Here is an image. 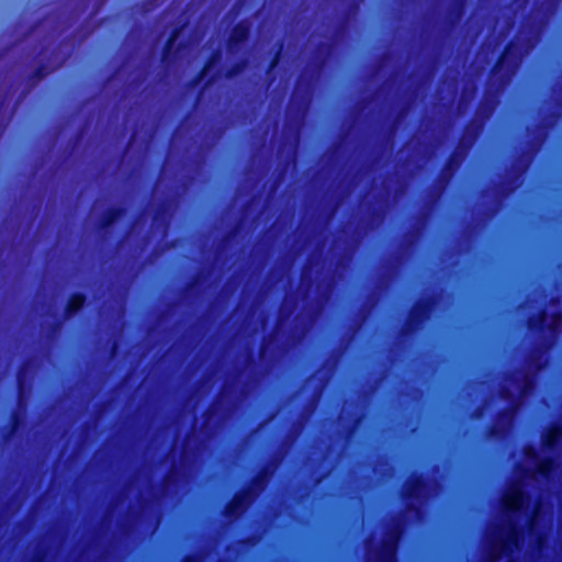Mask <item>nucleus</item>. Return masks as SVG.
<instances>
[{
    "mask_svg": "<svg viewBox=\"0 0 562 562\" xmlns=\"http://www.w3.org/2000/svg\"><path fill=\"white\" fill-rule=\"evenodd\" d=\"M481 125H472L469 124L465 126L463 131V135L461 139L458 143V146L450 153L447 160L445 161V165L440 171V175L438 177V181L443 188L447 186L450 180L452 179L456 171L460 168L468 149L472 146L473 142L475 140L479 132H480Z\"/></svg>",
    "mask_w": 562,
    "mask_h": 562,
    "instance_id": "f257e3e1",
    "label": "nucleus"
},
{
    "mask_svg": "<svg viewBox=\"0 0 562 562\" xmlns=\"http://www.w3.org/2000/svg\"><path fill=\"white\" fill-rule=\"evenodd\" d=\"M269 474L268 467H263L251 480V485H247L235 492L233 497L224 506V516L229 519L239 518L255 498L254 487L261 488Z\"/></svg>",
    "mask_w": 562,
    "mask_h": 562,
    "instance_id": "f03ea898",
    "label": "nucleus"
},
{
    "mask_svg": "<svg viewBox=\"0 0 562 562\" xmlns=\"http://www.w3.org/2000/svg\"><path fill=\"white\" fill-rule=\"evenodd\" d=\"M522 55L519 42L515 37L509 40L497 56L491 69V75L497 77L501 83L507 82L518 69Z\"/></svg>",
    "mask_w": 562,
    "mask_h": 562,
    "instance_id": "7ed1b4c3",
    "label": "nucleus"
},
{
    "mask_svg": "<svg viewBox=\"0 0 562 562\" xmlns=\"http://www.w3.org/2000/svg\"><path fill=\"white\" fill-rule=\"evenodd\" d=\"M435 305L436 297L434 295L419 297L415 301L401 329V335L404 337H411L417 333L430 318Z\"/></svg>",
    "mask_w": 562,
    "mask_h": 562,
    "instance_id": "20e7f679",
    "label": "nucleus"
},
{
    "mask_svg": "<svg viewBox=\"0 0 562 562\" xmlns=\"http://www.w3.org/2000/svg\"><path fill=\"white\" fill-rule=\"evenodd\" d=\"M428 488V479L424 473L414 472L403 485L402 496L406 502V509L419 514L420 503Z\"/></svg>",
    "mask_w": 562,
    "mask_h": 562,
    "instance_id": "39448f33",
    "label": "nucleus"
},
{
    "mask_svg": "<svg viewBox=\"0 0 562 562\" xmlns=\"http://www.w3.org/2000/svg\"><path fill=\"white\" fill-rule=\"evenodd\" d=\"M403 535V526L400 521L394 522L387 530L382 541L378 562H396L398 542Z\"/></svg>",
    "mask_w": 562,
    "mask_h": 562,
    "instance_id": "423d86ee",
    "label": "nucleus"
},
{
    "mask_svg": "<svg viewBox=\"0 0 562 562\" xmlns=\"http://www.w3.org/2000/svg\"><path fill=\"white\" fill-rule=\"evenodd\" d=\"M87 300H88V297L85 292H81V291L72 292L69 295L67 303L65 305L63 317L55 321L50 325L49 331L52 334L58 333L60 330L65 319H69L71 317L76 316L78 313H80L83 310V307L87 304Z\"/></svg>",
    "mask_w": 562,
    "mask_h": 562,
    "instance_id": "0eeeda50",
    "label": "nucleus"
},
{
    "mask_svg": "<svg viewBox=\"0 0 562 562\" xmlns=\"http://www.w3.org/2000/svg\"><path fill=\"white\" fill-rule=\"evenodd\" d=\"M181 32H182L181 25L175 26L170 31V33L162 46L161 63L167 67L175 64V61L179 57V54L181 53V50H183L187 46L186 42L181 41L176 47V42H177L179 35L181 34Z\"/></svg>",
    "mask_w": 562,
    "mask_h": 562,
    "instance_id": "6e6552de",
    "label": "nucleus"
},
{
    "mask_svg": "<svg viewBox=\"0 0 562 562\" xmlns=\"http://www.w3.org/2000/svg\"><path fill=\"white\" fill-rule=\"evenodd\" d=\"M251 35V22L249 19H243L238 21L232 29L226 47L229 54L237 53L241 45L248 42Z\"/></svg>",
    "mask_w": 562,
    "mask_h": 562,
    "instance_id": "1a4fd4ad",
    "label": "nucleus"
},
{
    "mask_svg": "<svg viewBox=\"0 0 562 562\" xmlns=\"http://www.w3.org/2000/svg\"><path fill=\"white\" fill-rule=\"evenodd\" d=\"M512 411L507 407L501 408L497 413V422L487 427L486 436L491 439H502L506 435V428L503 424L512 417Z\"/></svg>",
    "mask_w": 562,
    "mask_h": 562,
    "instance_id": "9d476101",
    "label": "nucleus"
},
{
    "mask_svg": "<svg viewBox=\"0 0 562 562\" xmlns=\"http://www.w3.org/2000/svg\"><path fill=\"white\" fill-rule=\"evenodd\" d=\"M562 440V423H553L542 437V446L548 451H555Z\"/></svg>",
    "mask_w": 562,
    "mask_h": 562,
    "instance_id": "9b49d317",
    "label": "nucleus"
},
{
    "mask_svg": "<svg viewBox=\"0 0 562 562\" xmlns=\"http://www.w3.org/2000/svg\"><path fill=\"white\" fill-rule=\"evenodd\" d=\"M526 498V493L521 488L515 487L505 498L504 507L509 513L519 514L522 510Z\"/></svg>",
    "mask_w": 562,
    "mask_h": 562,
    "instance_id": "f8f14e48",
    "label": "nucleus"
},
{
    "mask_svg": "<svg viewBox=\"0 0 562 562\" xmlns=\"http://www.w3.org/2000/svg\"><path fill=\"white\" fill-rule=\"evenodd\" d=\"M126 213V209L122 205H115L109 207L101 218L99 220L98 227L101 231L109 229L117 220L123 217Z\"/></svg>",
    "mask_w": 562,
    "mask_h": 562,
    "instance_id": "ddd939ff",
    "label": "nucleus"
},
{
    "mask_svg": "<svg viewBox=\"0 0 562 562\" xmlns=\"http://www.w3.org/2000/svg\"><path fill=\"white\" fill-rule=\"evenodd\" d=\"M221 50L214 49L205 59L203 66L198 71V74L190 80V86H198L209 74V71L216 65V63L221 59Z\"/></svg>",
    "mask_w": 562,
    "mask_h": 562,
    "instance_id": "4468645a",
    "label": "nucleus"
},
{
    "mask_svg": "<svg viewBox=\"0 0 562 562\" xmlns=\"http://www.w3.org/2000/svg\"><path fill=\"white\" fill-rule=\"evenodd\" d=\"M64 60L60 63L50 66L48 63L42 61L36 68L27 76V82L32 86H35L38 81L46 78L48 75L53 74L56 69H58L63 65Z\"/></svg>",
    "mask_w": 562,
    "mask_h": 562,
    "instance_id": "2eb2a0df",
    "label": "nucleus"
},
{
    "mask_svg": "<svg viewBox=\"0 0 562 562\" xmlns=\"http://www.w3.org/2000/svg\"><path fill=\"white\" fill-rule=\"evenodd\" d=\"M527 327L531 331L553 330V325H548L547 323L546 310H541L538 314L530 316L527 321Z\"/></svg>",
    "mask_w": 562,
    "mask_h": 562,
    "instance_id": "dca6fc26",
    "label": "nucleus"
},
{
    "mask_svg": "<svg viewBox=\"0 0 562 562\" xmlns=\"http://www.w3.org/2000/svg\"><path fill=\"white\" fill-rule=\"evenodd\" d=\"M22 424L23 417L20 411H12L10 415V424L4 428V432L2 435L3 441H9L11 438H13L16 435L20 427L22 426Z\"/></svg>",
    "mask_w": 562,
    "mask_h": 562,
    "instance_id": "f3484780",
    "label": "nucleus"
},
{
    "mask_svg": "<svg viewBox=\"0 0 562 562\" xmlns=\"http://www.w3.org/2000/svg\"><path fill=\"white\" fill-rule=\"evenodd\" d=\"M555 459L551 456L544 457L537 461L536 471L544 479L550 477L552 472L555 470Z\"/></svg>",
    "mask_w": 562,
    "mask_h": 562,
    "instance_id": "a211bd4d",
    "label": "nucleus"
},
{
    "mask_svg": "<svg viewBox=\"0 0 562 562\" xmlns=\"http://www.w3.org/2000/svg\"><path fill=\"white\" fill-rule=\"evenodd\" d=\"M248 58L241 57L235 60L224 72V78L234 79L240 74H243L248 67Z\"/></svg>",
    "mask_w": 562,
    "mask_h": 562,
    "instance_id": "6ab92c4d",
    "label": "nucleus"
},
{
    "mask_svg": "<svg viewBox=\"0 0 562 562\" xmlns=\"http://www.w3.org/2000/svg\"><path fill=\"white\" fill-rule=\"evenodd\" d=\"M26 362H24L18 370L16 372V387H18V393H19V398L21 400V397L23 396L25 390H26V386H27V383H26Z\"/></svg>",
    "mask_w": 562,
    "mask_h": 562,
    "instance_id": "aec40b11",
    "label": "nucleus"
},
{
    "mask_svg": "<svg viewBox=\"0 0 562 562\" xmlns=\"http://www.w3.org/2000/svg\"><path fill=\"white\" fill-rule=\"evenodd\" d=\"M543 355L544 350L541 348L533 349V351L530 355L529 364L533 367L537 371L542 370L544 367Z\"/></svg>",
    "mask_w": 562,
    "mask_h": 562,
    "instance_id": "412c9836",
    "label": "nucleus"
},
{
    "mask_svg": "<svg viewBox=\"0 0 562 562\" xmlns=\"http://www.w3.org/2000/svg\"><path fill=\"white\" fill-rule=\"evenodd\" d=\"M282 53H283V42L280 41L278 43V47H277L276 52L273 53V55L271 56V58L269 60L267 72H270L278 67V65L280 64L281 58H282Z\"/></svg>",
    "mask_w": 562,
    "mask_h": 562,
    "instance_id": "4be33fe9",
    "label": "nucleus"
},
{
    "mask_svg": "<svg viewBox=\"0 0 562 562\" xmlns=\"http://www.w3.org/2000/svg\"><path fill=\"white\" fill-rule=\"evenodd\" d=\"M520 537L521 530L517 528L515 525H512L508 531V544H510V547L517 548Z\"/></svg>",
    "mask_w": 562,
    "mask_h": 562,
    "instance_id": "5701e85b",
    "label": "nucleus"
},
{
    "mask_svg": "<svg viewBox=\"0 0 562 562\" xmlns=\"http://www.w3.org/2000/svg\"><path fill=\"white\" fill-rule=\"evenodd\" d=\"M168 215V206L166 203H162L158 206V209L155 211L153 216L154 223L161 222L162 224H166V217Z\"/></svg>",
    "mask_w": 562,
    "mask_h": 562,
    "instance_id": "b1692460",
    "label": "nucleus"
},
{
    "mask_svg": "<svg viewBox=\"0 0 562 562\" xmlns=\"http://www.w3.org/2000/svg\"><path fill=\"white\" fill-rule=\"evenodd\" d=\"M361 416L357 415L351 424H349L345 429V436L346 438H349L353 435L355 430L357 429L358 425L360 424Z\"/></svg>",
    "mask_w": 562,
    "mask_h": 562,
    "instance_id": "393cba45",
    "label": "nucleus"
},
{
    "mask_svg": "<svg viewBox=\"0 0 562 562\" xmlns=\"http://www.w3.org/2000/svg\"><path fill=\"white\" fill-rule=\"evenodd\" d=\"M331 45L330 44H326V43H321L317 47V49L321 52L323 48L326 50L325 54L323 55V57L318 60L317 63V67L321 69L323 68V66L325 65L326 63V57L328 55V52L330 49Z\"/></svg>",
    "mask_w": 562,
    "mask_h": 562,
    "instance_id": "a878e982",
    "label": "nucleus"
},
{
    "mask_svg": "<svg viewBox=\"0 0 562 562\" xmlns=\"http://www.w3.org/2000/svg\"><path fill=\"white\" fill-rule=\"evenodd\" d=\"M464 1L465 0H457L456 4L450 11L453 19H459L461 16Z\"/></svg>",
    "mask_w": 562,
    "mask_h": 562,
    "instance_id": "bb28decb",
    "label": "nucleus"
},
{
    "mask_svg": "<svg viewBox=\"0 0 562 562\" xmlns=\"http://www.w3.org/2000/svg\"><path fill=\"white\" fill-rule=\"evenodd\" d=\"M522 381H524V385H522L521 392H526L527 390H529L532 386L533 378L530 374L525 373L522 376Z\"/></svg>",
    "mask_w": 562,
    "mask_h": 562,
    "instance_id": "cd10ccee",
    "label": "nucleus"
},
{
    "mask_svg": "<svg viewBox=\"0 0 562 562\" xmlns=\"http://www.w3.org/2000/svg\"><path fill=\"white\" fill-rule=\"evenodd\" d=\"M257 541V537L255 535L244 537L239 540V542L244 546H254Z\"/></svg>",
    "mask_w": 562,
    "mask_h": 562,
    "instance_id": "c85d7f7f",
    "label": "nucleus"
},
{
    "mask_svg": "<svg viewBox=\"0 0 562 562\" xmlns=\"http://www.w3.org/2000/svg\"><path fill=\"white\" fill-rule=\"evenodd\" d=\"M308 103H310V97L307 94V92H304L302 95H301V101H300V109L302 111H305L306 108L308 106Z\"/></svg>",
    "mask_w": 562,
    "mask_h": 562,
    "instance_id": "c756f323",
    "label": "nucleus"
},
{
    "mask_svg": "<svg viewBox=\"0 0 562 562\" xmlns=\"http://www.w3.org/2000/svg\"><path fill=\"white\" fill-rule=\"evenodd\" d=\"M181 562H199V557L195 553L186 554Z\"/></svg>",
    "mask_w": 562,
    "mask_h": 562,
    "instance_id": "7c9ffc66",
    "label": "nucleus"
},
{
    "mask_svg": "<svg viewBox=\"0 0 562 562\" xmlns=\"http://www.w3.org/2000/svg\"><path fill=\"white\" fill-rule=\"evenodd\" d=\"M200 281V277L195 276L188 284H187V291H190L193 289Z\"/></svg>",
    "mask_w": 562,
    "mask_h": 562,
    "instance_id": "2f4dec72",
    "label": "nucleus"
},
{
    "mask_svg": "<svg viewBox=\"0 0 562 562\" xmlns=\"http://www.w3.org/2000/svg\"><path fill=\"white\" fill-rule=\"evenodd\" d=\"M536 510H533L532 516L528 520V530L532 532L533 529V519H535Z\"/></svg>",
    "mask_w": 562,
    "mask_h": 562,
    "instance_id": "473e14b6",
    "label": "nucleus"
},
{
    "mask_svg": "<svg viewBox=\"0 0 562 562\" xmlns=\"http://www.w3.org/2000/svg\"><path fill=\"white\" fill-rule=\"evenodd\" d=\"M502 397L503 398H512L513 397V394L507 390V389H502Z\"/></svg>",
    "mask_w": 562,
    "mask_h": 562,
    "instance_id": "72a5a7b5",
    "label": "nucleus"
},
{
    "mask_svg": "<svg viewBox=\"0 0 562 562\" xmlns=\"http://www.w3.org/2000/svg\"><path fill=\"white\" fill-rule=\"evenodd\" d=\"M527 456L532 459V460H536L538 459V452L537 450L532 449L531 451L527 452Z\"/></svg>",
    "mask_w": 562,
    "mask_h": 562,
    "instance_id": "f704fd0d",
    "label": "nucleus"
},
{
    "mask_svg": "<svg viewBox=\"0 0 562 562\" xmlns=\"http://www.w3.org/2000/svg\"><path fill=\"white\" fill-rule=\"evenodd\" d=\"M215 80V76H211L204 83L203 86V89H205L206 87H209L211 83H213V81Z\"/></svg>",
    "mask_w": 562,
    "mask_h": 562,
    "instance_id": "c9c22d12",
    "label": "nucleus"
},
{
    "mask_svg": "<svg viewBox=\"0 0 562 562\" xmlns=\"http://www.w3.org/2000/svg\"><path fill=\"white\" fill-rule=\"evenodd\" d=\"M542 544H543V536L539 535L538 538H537V547L541 548Z\"/></svg>",
    "mask_w": 562,
    "mask_h": 562,
    "instance_id": "e433bc0d",
    "label": "nucleus"
},
{
    "mask_svg": "<svg viewBox=\"0 0 562 562\" xmlns=\"http://www.w3.org/2000/svg\"><path fill=\"white\" fill-rule=\"evenodd\" d=\"M481 414H482V408H481V407H479V408H476V409H475V412H474V417H480V416H481Z\"/></svg>",
    "mask_w": 562,
    "mask_h": 562,
    "instance_id": "4c0bfd02",
    "label": "nucleus"
},
{
    "mask_svg": "<svg viewBox=\"0 0 562 562\" xmlns=\"http://www.w3.org/2000/svg\"><path fill=\"white\" fill-rule=\"evenodd\" d=\"M485 108H486L487 115H488V114L492 112V106H490V105H485Z\"/></svg>",
    "mask_w": 562,
    "mask_h": 562,
    "instance_id": "58836bf2",
    "label": "nucleus"
},
{
    "mask_svg": "<svg viewBox=\"0 0 562 562\" xmlns=\"http://www.w3.org/2000/svg\"><path fill=\"white\" fill-rule=\"evenodd\" d=\"M168 482H169V477H165V480H164V486H166Z\"/></svg>",
    "mask_w": 562,
    "mask_h": 562,
    "instance_id": "ea45409f",
    "label": "nucleus"
},
{
    "mask_svg": "<svg viewBox=\"0 0 562 562\" xmlns=\"http://www.w3.org/2000/svg\"><path fill=\"white\" fill-rule=\"evenodd\" d=\"M263 351H265V346H262L261 349H260V356L263 355Z\"/></svg>",
    "mask_w": 562,
    "mask_h": 562,
    "instance_id": "a19ab883",
    "label": "nucleus"
},
{
    "mask_svg": "<svg viewBox=\"0 0 562 562\" xmlns=\"http://www.w3.org/2000/svg\"><path fill=\"white\" fill-rule=\"evenodd\" d=\"M558 317H560V314H558V313L553 314V318L554 319L558 318Z\"/></svg>",
    "mask_w": 562,
    "mask_h": 562,
    "instance_id": "79ce46f5",
    "label": "nucleus"
},
{
    "mask_svg": "<svg viewBox=\"0 0 562 562\" xmlns=\"http://www.w3.org/2000/svg\"><path fill=\"white\" fill-rule=\"evenodd\" d=\"M41 560L37 558H34L31 562H40Z\"/></svg>",
    "mask_w": 562,
    "mask_h": 562,
    "instance_id": "37998d69",
    "label": "nucleus"
}]
</instances>
